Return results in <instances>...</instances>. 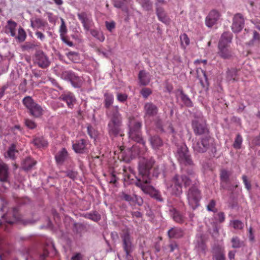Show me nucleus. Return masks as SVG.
<instances>
[{"label": "nucleus", "instance_id": "obj_61", "mask_svg": "<svg viewBox=\"0 0 260 260\" xmlns=\"http://www.w3.org/2000/svg\"><path fill=\"white\" fill-rule=\"evenodd\" d=\"M89 218L94 221H98L101 219V216L99 214L94 213L90 214Z\"/></svg>", "mask_w": 260, "mask_h": 260}, {"label": "nucleus", "instance_id": "obj_52", "mask_svg": "<svg viewBox=\"0 0 260 260\" xmlns=\"http://www.w3.org/2000/svg\"><path fill=\"white\" fill-rule=\"evenodd\" d=\"M121 198L124 199L125 201L129 202V203H133V196H131L127 194H126L124 192L122 193Z\"/></svg>", "mask_w": 260, "mask_h": 260}, {"label": "nucleus", "instance_id": "obj_44", "mask_svg": "<svg viewBox=\"0 0 260 260\" xmlns=\"http://www.w3.org/2000/svg\"><path fill=\"white\" fill-rule=\"evenodd\" d=\"M181 99L183 103L187 107H191L192 106V102L190 99L183 93L181 94Z\"/></svg>", "mask_w": 260, "mask_h": 260}, {"label": "nucleus", "instance_id": "obj_58", "mask_svg": "<svg viewBox=\"0 0 260 260\" xmlns=\"http://www.w3.org/2000/svg\"><path fill=\"white\" fill-rule=\"evenodd\" d=\"M26 81L24 80L23 82L20 84L19 86V89L23 92H25L26 91Z\"/></svg>", "mask_w": 260, "mask_h": 260}, {"label": "nucleus", "instance_id": "obj_55", "mask_svg": "<svg viewBox=\"0 0 260 260\" xmlns=\"http://www.w3.org/2000/svg\"><path fill=\"white\" fill-rule=\"evenodd\" d=\"M61 41L64 43L65 44H66L68 46H70V47H72L73 46V43L72 42L70 41L69 39H68V37L65 35V36H63V38H60Z\"/></svg>", "mask_w": 260, "mask_h": 260}, {"label": "nucleus", "instance_id": "obj_16", "mask_svg": "<svg viewBox=\"0 0 260 260\" xmlns=\"http://www.w3.org/2000/svg\"><path fill=\"white\" fill-rule=\"evenodd\" d=\"M144 112L145 117L155 116L158 112V108L152 103L148 102L144 105Z\"/></svg>", "mask_w": 260, "mask_h": 260}, {"label": "nucleus", "instance_id": "obj_32", "mask_svg": "<svg viewBox=\"0 0 260 260\" xmlns=\"http://www.w3.org/2000/svg\"><path fill=\"white\" fill-rule=\"evenodd\" d=\"M231 243L234 248H239L245 245L244 242L237 236H234L232 238Z\"/></svg>", "mask_w": 260, "mask_h": 260}, {"label": "nucleus", "instance_id": "obj_5", "mask_svg": "<svg viewBox=\"0 0 260 260\" xmlns=\"http://www.w3.org/2000/svg\"><path fill=\"white\" fill-rule=\"evenodd\" d=\"M192 148L196 153H203L209 150L212 153L216 151L213 140L210 137L203 138L200 141H194Z\"/></svg>", "mask_w": 260, "mask_h": 260}, {"label": "nucleus", "instance_id": "obj_50", "mask_svg": "<svg viewBox=\"0 0 260 260\" xmlns=\"http://www.w3.org/2000/svg\"><path fill=\"white\" fill-rule=\"evenodd\" d=\"M133 199V203H135L139 206H141L143 204V200L141 197L134 194Z\"/></svg>", "mask_w": 260, "mask_h": 260}, {"label": "nucleus", "instance_id": "obj_12", "mask_svg": "<svg viewBox=\"0 0 260 260\" xmlns=\"http://www.w3.org/2000/svg\"><path fill=\"white\" fill-rule=\"evenodd\" d=\"M194 244L195 248L199 252L205 254L207 246L203 234L199 233L196 235Z\"/></svg>", "mask_w": 260, "mask_h": 260}, {"label": "nucleus", "instance_id": "obj_18", "mask_svg": "<svg viewBox=\"0 0 260 260\" xmlns=\"http://www.w3.org/2000/svg\"><path fill=\"white\" fill-rule=\"evenodd\" d=\"M60 99L67 103L69 108H72L76 102L74 94L70 92H65L61 94Z\"/></svg>", "mask_w": 260, "mask_h": 260}, {"label": "nucleus", "instance_id": "obj_29", "mask_svg": "<svg viewBox=\"0 0 260 260\" xmlns=\"http://www.w3.org/2000/svg\"><path fill=\"white\" fill-rule=\"evenodd\" d=\"M17 25V23L13 21L9 20L8 21V24L6 26V29L8 31V33H10V35L12 37H16V28Z\"/></svg>", "mask_w": 260, "mask_h": 260}, {"label": "nucleus", "instance_id": "obj_30", "mask_svg": "<svg viewBox=\"0 0 260 260\" xmlns=\"http://www.w3.org/2000/svg\"><path fill=\"white\" fill-rule=\"evenodd\" d=\"M156 13L160 21L166 24L169 22V18L162 8H156Z\"/></svg>", "mask_w": 260, "mask_h": 260}, {"label": "nucleus", "instance_id": "obj_25", "mask_svg": "<svg viewBox=\"0 0 260 260\" xmlns=\"http://www.w3.org/2000/svg\"><path fill=\"white\" fill-rule=\"evenodd\" d=\"M139 80L141 85H146L150 81V75L145 71H141L139 74Z\"/></svg>", "mask_w": 260, "mask_h": 260}, {"label": "nucleus", "instance_id": "obj_48", "mask_svg": "<svg viewBox=\"0 0 260 260\" xmlns=\"http://www.w3.org/2000/svg\"><path fill=\"white\" fill-rule=\"evenodd\" d=\"M151 93V90L148 88H143L141 91V94L145 99L147 98Z\"/></svg>", "mask_w": 260, "mask_h": 260}, {"label": "nucleus", "instance_id": "obj_26", "mask_svg": "<svg viewBox=\"0 0 260 260\" xmlns=\"http://www.w3.org/2000/svg\"><path fill=\"white\" fill-rule=\"evenodd\" d=\"M31 26L34 29H43L47 25V22L40 18H35L30 21Z\"/></svg>", "mask_w": 260, "mask_h": 260}, {"label": "nucleus", "instance_id": "obj_8", "mask_svg": "<svg viewBox=\"0 0 260 260\" xmlns=\"http://www.w3.org/2000/svg\"><path fill=\"white\" fill-rule=\"evenodd\" d=\"M187 199L189 206L192 209H196L199 206L201 195L197 186L193 185L189 188L187 192Z\"/></svg>", "mask_w": 260, "mask_h": 260}, {"label": "nucleus", "instance_id": "obj_17", "mask_svg": "<svg viewBox=\"0 0 260 260\" xmlns=\"http://www.w3.org/2000/svg\"><path fill=\"white\" fill-rule=\"evenodd\" d=\"M87 145L86 140L81 139L73 144V148L76 153H83L85 152Z\"/></svg>", "mask_w": 260, "mask_h": 260}, {"label": "nucleus", "instance_id": "obj_13", "mask_svg": "<svg viewBox=\"0 0 260 260\" xmlns=\"http://www.w3.org/2000/svg\"><path fill=\"white\" fill-rule=\"evenodd\" d=\"M244 21L243 16L240 14H237L233 18L232 29L235 33L240 31L244 27Z\"/></svg>", "mask_w": 260, "mask_h": 260}, {"label": "nucleus", "instance_id": "obj_36", "mask_svg": "<svg viewBox=\"0 0 260 260\" xmlns=\"http://www.w3.org/2000/svg\"><path fill=\"white\" fill-rule=\"evenodd\" d=\"M104 98L105 106L106 108L109 109L113 103V95L111 93L106 92L104 94Z\"/></svg>", "mask_w": 260, "mask_h": 260}, {"label": "nucleus", "instance_id": "obj_62", "mask_svg": "<svg viewBox=\"0 0 260 260\" xmlns=\"http://www.w3.org/2000/svg\"><path fill=\"white\" fill-rule=\"evenodd\" d=\"M8 84H6L0 88V99L4 95L5 90L8 88Z\"/></svg>", "mask_w": 260, "mask_h": 260}, {"label": "nucleus", "instance_id": "obj_46", "mask_svg": "<svg viewBox=\"0 0 260 260\" xmlns=\"http://www.w3.org/2000/svg\"><path fill=\"white\" fill-rule=\"evenodd\" d=\"M216 202L214 200H211L208 205L207 206V210L209 211H212L213 212H216L217 211L216 209L215 208Z\"/></svg>", "mask_w": 260, "mask_h": 260}, {"label": "nucleus", "instance_id": "obj_7", "mask_svg": "<svg viewBox=\"0 0 260 260\" xmlns=\"http://www.w3.org/2000/svg\"><path fill=\"white\" fill-rule=\"evenodd\" d=\"M176 157L181 166H191L193 161L187 146L183 144L178 148Z\"/></svg>", "mask_w": 260, "mask_h": 260}, {"label": "nucleus", "instance_id": "obj_54", "mask_svg": "<svg viewBox=\"0 0 260 260\" xmlns=\"http://www.w3.org/2000/svg\"><path fill=\"white\" fill-rule=\"evenodd\" d=\"M242 180H243V183L245 185V188L248 190H249L251 188V185H250V183H249V182L248 181L246 176L243 175L242 176Z\"/></svg>", "mask_w": 260, "mask_h": 260}, {"label": "nucleus", "instance_id": "obj_11", "mask_svg": "<svg viewBox=\"0 0 260 260\" xmlns=\"http://www.w3.org/2000/svg\"><path fill=\"white\" fill-rule=\"evenodd\" d=\"M231 174V172L226 170H222L220 172L221 186L222 188L229 190H233V186L230 185Z\"/></svg>", "mask_w": 260, "mask_h": 260}, {"label": "nucleus", "instance_id": "obj_37", "mask_svg": "<svg viewBox=\"0 0 260 260\" xmlns=\"http://www.w3.org/2000/svg\"><path fill=\"white\" fill-rule=\"evenodd\" d=\"M91 35L100 42H103L105 40V37L103 33L95 29L90 30Z\"/></svg>", "mask_w": 260, "mask_h": 260}, {"label": "nucleus", "instance_id": "obj_42", "mask_svg": "<svg viewBox=\"0 0 260 260\" xmlns=\"http://www.w3.org/2000/svg\"><path fill=\"white\" fill-rule=\"evenodd\" d=\"M18 36L16 37V38L20 42H23L25 40L26 37L25 31L22 27H20L18 29Z\"/></svg>", "mask_w": 260, "mask_h": 260}, {"label": "nucleus", "instance_id": "obj_51", "mask_svg": "<svg viewBox=\"0 0 260 260\" xmlns=\"http://www.w3.org/2000/svg\"><path fill=\"white\" fill-rule=\"evenodd\" d=\"M214 258L215 260H225V255L223 252L219 251L215 254Z\"/></svg>", "mask_w": 260, "mask_h": 260}, {"label": "nucleus", "instance_id": "obj_6", "mask_svg": "<svg viewBox=\"0 0 260 260\" xmlns=\"http://www.w3.org/2000/svg\"><path fill=\"white\" fill-rule=\"evenodd\" d=\"M120 237L122 246L126 257H131V253L135 249V245L133 243V238L131 236L129 231L127 229L123 230L120 234Z\"/></svg>", "mask_w": 260, "mask_h": 260}, {"label": "nucleus", "instance_id": "obj_27", "mask_svg": "<svg viewBox=\"0 0 260 260\" xmlns=\"http://www.w3.org/2000/svg\"><path fill=\"white\" fill-rule=\"evenodd\" d=\"M149 141L153 149H159L163 144L162 140L157 136L151 137L149 139Z\"/></svg>", "mask_w": 260, "mask_h": 260}, {"label": "nucleus", "instance_id": "obj_35", "mask_svg": "<svg viewBox=\"0 0 260 260\" xmlns=\"http://www.w3.org/2000/svg\"><path fill=\"white\" fill-rule=\"evenodd\" d=\"M22 103L26 108L28 110L36 103L34 100L30 96H27L22 100Z\"/></svg>", "mask_w": 260, "mask_h": 260}, {"label": "nucleus", "instance_id": "obj_47", "mask_svg": "<svg viewBox=\"0 0 260 260\" xmlns=\"http://www.w3.org/2000/svg\"><path fill=\"white\" fill-rule=\"evenodd\" d=\"M64 173L67 177L72 179H74L77 175V172L73 170H68L67 171L64 172Z\"/></svg>", "mask_w": 260, "mask_h": 260}, {"label": "nucleus", "instance_id": "obj_19", "mask_svg": "<svg viewBox=\"0 0 260 260\" xmlns=\"http://www.w3.org/2000/svg\"><path fill=\"white\" fill-rule=\"evenodd\" d=\"M9 172L8 166L0 161V181L7 182L9 180Z\"/></svg>", "mask_w": 260, "mask_h": 260}, {"label": "nucleus", "instance_id": "obj_21", "mask_svg": "<svg viewBox=\"0 0 260 260\" xmlns=\"http://www.w3.org/2000/svg\"><path fill=\"white\" fill-rule=\"evenodd\" d=\"M192 127L194 133L197 135H202L207 131L205 123H201L199 120H194L192 121Z\"/></svg>", "mask_w": 260, "mask_h": 260}, {"label": "nucleus", "instance_id": "obj_39", "mask_svg": "<svg viewBox=\"0 0 260 260\" xmlns=\"http://www.w3.org/2000/svg\"><path fill=\"white\" fill-rule=\"evenodd\" d=\"M238 71L234 68L229 69L227 71V78L229 80H235Z\"/></svg>", "mask_w": 260, "mask_h": 260}, {"label": "nucleus", "instance_id": "obj_38", "mask_svg": "<svg viewBox=\"0 0 260 260\" xmlns=\"http://www.w3.org/2000/svg\"><path fill=\"white\" fill-rule=\"evenodd\" d=\"M61 20V25L59 27V32L60 34V37L62 38L63 36H65L67 32L68 29L64 22V20L63 18H60Z\"/></svg>", "mask_w": 260, "mask_h": 260}, {"label": "nucleus", "instance_id": "obj_3", "mask_svg": "<svg viewBox=\"0 0 260 260\" xmlns=\"http://www.w3.org/2000/svg\"><path fill=\"white\" fill-rule=\"evenodd\" d=\"M107 115L110 119L108 125L109 134L115 136L120 133L122 123V117L118 111V107L115 106L109 109Z\"/></svg>", "mask_w": 260, "mask_h": 260}, {"label": "nucleus", "instance_id": "obj_9", "mask_svg": "<svg viewBox=\"0 0 260 260\" xmlns=\"http://www.w3.org/2000/svg\"><path fill=\"white\" fill-rule=\"evenodd\" d=\"M60 77L63 80L70 81L75 88H79L82 85V78L71 71H63L60 75Z\"/></svg>", "mask_w": 260, "mask_h": 260}, {"label": "nucleus", "instance_id": "obj_64", "mask_svg": "<svg viewBox=\"0 0 260 260\" xmlns=\"http://www.w3.org/2000/svg\"><path fill=\"white\" fill-rule=\"evenodd\" d=\"M35 34H36L37 37L38 39H39L40 40H41V41L44 40V39L45 38V35L43 33H42L41 31H37L35 32Z\"/></svg>", "mask_w": 260, "mask_h": 260}, {"label": "nucleus", "instance_id": "obj_1", "mask_svg": "<svg viewBox=\"0 0 260 260\" xmlns=\"http://www.w3.org/2000/svg\"><path fill=\"white\" fill-rule=\"evenodd\" d=\"M129 137L132 140L139 143V145L134 146L132 152L134 155H138L141 158L139 161V176L137 177L135 184L140 187L145 193H148L150 190V170L154 168L155 170V161L151 157L143 156L145 155L147 148L145 142L143 140L141 134L142 123L134 118L129 119Z\"/></svg>", "mask_w": 260, "mask_h": 260}, {"label": "nucleus", "instance_id": "obj_59", "mask_svg": "<svg viewBox=\"0 0 260 260\" xmlns=\"http://www.w3.org/2000/svg\"><path fill=\"white\" fill-rule=\"evenodd\" d=\"M132 215L134 218H137L139 219V221H142V214L139 211L133 212Z\"/></svg>", "mask_w": 260, "mask_h": 260}, {"label": "nucleus", "instance_id": "obj_14", "mask_svg": "<svg viewBox=\"0 0 260 260\" xmlns=\"http://www.w3.org/2000/svg\"><path fill=\"white\" fill-rule=\"evenodd\" d=\"M69 158V154L65 148H62L55 155V159L57 166H62Z\"/></svg>", "mask_w": 260, "mask_h": 260}, {"label": "nucleus", "instance_id": "obj_31", "mask_svg": "<svg viewBox=\"0 0 260 260\" xmlns=\"http://www.w3.org/2000/svg\"><path fill=\"white\" fill-rule=\"evenodd\" d=\"M36 162L30 157L25 159L22 162V168L25 170L31 169L35 165Z\"/></svg>", "mask_w": 260, "mask_h": 260}, {"label": "nucleus", "instance_id": "obj_33", "mask_svg": "<svg viewBox=\"0 0 260 260\" xmlns=\"http://www.w3.org/2000/svg\"><path fill=\"white\" fill-rule=\"evenodd\" d=\"M124 180L125 182H127L128 183H132L134 178L136 177L134 171L131 169H129V172L126 170H124Z\"/></svg>", "mask_w": 260, "mask_h": 260}, {"label": "nucleus", "instance_id": "obj_63", "mask_svg": "<svg viewBox=\"0 0 260 260\" xmlns=\"http://www.w3.org/2000/svg\"><path fill=\"white\" fill-rule=\"evenodd\" d=\"M248 238L251 242L254 241V236L252 233V229L251 227L248 230Z\"/></svg>", "mask_w": 260, "mask_h": 260}, {"label": "nucleus", "instance_id": "obj_49", "mask_svg": "<svg viewBox=\"0 0 260 260\" xmlns=\"http://www.w3.org/2000/svg\"><path fill=\"white\" fill-rule=\"evenodd\" d=\"M25 125L30 129H34L37 126L36 124L33 120L28 119L25 120Z\"/></svg>", "mask_w": 260, "mask_h": 260}, {"label": "nucleus", "instance_id": "obj_15", "mask_svg": "<svg viewBox=\"0 0 260 260\" xmlns=\"http://www.w3.org/2000/svg\"><path fill=\"white\" fill-rule=\"evenodd\" d=\"M219 18V13L216 10L211 11L206 18V24L211 27L213 26Z\"/></svg>", "mask_w": 260, "mask_h": 260}, {"label": "nucleus", "instance_id": "obj_28", "mask_svg": "<svg viewBox=\"0 0 260 260\" xmlns=\"http://www.w3.org/2000/svg\"><path fill=\"white\" fill-rule=\"evenodd\" d=\"M32 143L38 148H44L48 145L47 141L43 137H36L34 138Z\"/></svg>", "mask_w": 260, "mask_h": 260}, {"label": "nucleus", "instance_id": "obj_34", "mask_svg": "<svg viewBox=\"0 0 260 260\" xmlns=\"http://www.w3.org/2000/svg\"><path fill=\"white\" fill-rule=\"evenodd\" d=\"M18 151L16 149V146L14 144H12L8 149L7 152L5 154L6 157H9L12 159H15V154L17 153Z\"/></svg>", "mask_w": 260, "mask_h": 260}, {"label": "nucleus", "instance_id": "obj_2", "mask_svg": "<svg viewBox=\"0 0 260 260\" xmlns=\"http://www.w3.org/2000/svg\"><path fill=\"white\" fill-rule=\"evenodd\" d=\"M196 176L192 170L187 171V175H176L170 181L166 183L168 191L172 195L179 196L182 194V186H189L192 184H195Z\"/></svg>", "mask_w": 260, "mask_h": 260}, {"label": "nucleus", "instance_id": "obj_53", "mask_svg": "<svg viewBox=\"0 0 260 260\" xmlns=\"http://www.w3.org/2000/svg\"><path fill=\"white\" fill-rule=\"evenodd\" d=\"M106 26L107 29L110 31H112V30L115 28V24L114 21L111 22H106Z\"/></svg>", "mask_w": 260, "mask_h": 260}, {"label": "nucleus", "instance_id": "obj_41", "mask_svg": "<svg viewBox=\"0 0 260 260\" xmlns=\"http://www.w3.org/2000/svg\"><path fill=\"white\" fill-rule=\"evenodd\" d=\"M230 224L236 230H241L244 227L243 223L239 220H233L231 221Z\"/></svg>", "mask_w": 260, "mask_h": 260}, {"label": "nucleus", "instance_id": "obj_23", "mask_svg": "<svg viewBox=\"0 0 260 260\" xmlns=\"http://www.w3.org/2000/svg\"><path fill=\"white\" fill-rule=\"evenodd\" d=\"M43 110L42 107L36 103L34 106L28 110V112L35 117H39L43 114Z\"/></svg>", "mask_w": 260, "mask_h": 260}, {"label": "nucleus", "instance_id": "obj_24", "mask_svg": "<svg viewBox=\"0 0 260 260\" xmlns=\"http://www.w3.org/2000/svg\"><path fill=\"white\" fill-rule=\"evenodd\" d=\"M170 215L176 222L179 223L184 222V217L178 211L173 208L170 210Z\"/></svg>", "mask_w": 260, "mask_h": 260}, {"label": "nucleus", "instance_id": "obj_45", "mask_svg": "<svg viewBox=\"0 0 260 260\" xmlns=\"http://www.w3.org/2000/svg\"><path fill=\"white\" fill-rule=\"evenodd\" d=\"M214 219L219 222H223L225 220V215L223 212H219L214 216Z\"/></svg>", "mask_w": 260, "mask_h": 260}, {"label": "nucleus", "instance_id": "obj_56", "mask_svg": "<svg viewBox=\"0 0 260 260\" xmlns=\"http://www.w3.org/2000/svg\"><path fill=\"white\" fill-rule=\"evenodd\" d=\"M117 100L121 102L125 101L127 98V96L125 94L117 93Z\"/></svg>", "mask_w": 260, "mask_h": 260}, {"label": "nucleus", "instance_id": "obj_22", "mask_svg": "<svg viewBox=\"0 0 260 260\" xmlns=\"http://www.w3.org/2000/svg\"><path fill=\"white\" fill-rule=\"evenodd\" d=\"M79 19L83 24L84 29L89 31L90 27L91 20L85 13H81L78 14Z\"/></svg>", "mask_w": 260, "mask_h": 260}, {"label": "nucleus", "instance_id": "obj_40", "mask_svg": "<svg viewBox=\"0 0 260 260\" xmlns=\"http://www.w3.org/2000/svg\"><path fill=\"white\" fill-rule=\"evenodd\" d=\"M242 142H243V139H242V136L238 134L236 136V137L234 142L233 143V147H234V148L237 149H240L241 147V145L242 144Z\"/></svg>", "mask_w": 260, "mask_h": 260}, {"label": "nucleus", "instance_id": "obj_10", "mask_svg": "<svg viewBox=\"0 0 260 260\" xmlns=\"http://www.w3.org/2000/svg\"><path fill=\"white\" fill-rule=\"evenodd\" d=\"M35 62L42 69H45L49 67L50 63L48 57L41 51L36 53Z\"/></svg>", "mask_w": 260, "mask_h": 260}, {"label": "nucleus", "instance_id": "obj_57", "mask_svg": "<svg viewBox=\"0 0 260 260\" xmlns=\"http://www.w3.org/2000/svg\"><path fill=\"white\" fill-rule=\"evenodd\" d=\"M169 247L170 248V251L172 252L175 249H177L178 248V246L176 242H172L169 245Z\"/></svg>", "mask_w": 260, "mask_h": 260}, {"label": "nucleus", "instance_id": "obj_43", "mask_svg": "<svg viewBox=\"0 0 260 260\" xmlns=\"http://www.w3.org/2000/svg\"><path fill=\"white\" fill-rule=\"evenodd\" d=\"M180 40L181 45L184 48L189 45V39L188 38L187 35L184 34L180 36Z\"/></svg>", "mask_w": 260, "mask_h": 260}, {"label": "nucleus", "instance_id": "obj_4", "mask_svg": "<svg viewBox=\"0 0 260 260\" xmlns=\"http://www.w3.org/2000/svg\"><path fill=\"white\" fill-rule=\"evenodd\" d=\"M232 39V35L228 32H224L221 37L218 43V54L223 59H230L233 55L232 50L228 46V44L231 42Z\"/></svg>", "mask_w": 260, "mask_h": 260}, {"label": "nucleus", "instance_id": "obj_20", "mask_svg": "<svg viewBox=\"0 0 260 260\" xmlns=\"http://www.w3.org/2000/svg\"><path fill=\"white\" fill-rule=\"evenodd\" d=\"M184 234L183 230L178 227L172 228L168 231V235L170 239H179L182 238Z\"/></svg>", "mask_w": 260, "mask_h": 260}, {"label": "nucleus", "instance_id": "obj_60", "mask_svg": "<svg viewBox=\"0 0 260 260\" xmlns=\"http://www.w3.org/2000/svg\"><path fill=\"white\" fill-rule=\"evenodd\" d=\"M153 197L157 201H159V202H162L163 201V199H162V198L160 194V193L157 191H155L153 194Z\"/></svg>", "mask_w": 260, "mask_h": 260}]
</instances>
